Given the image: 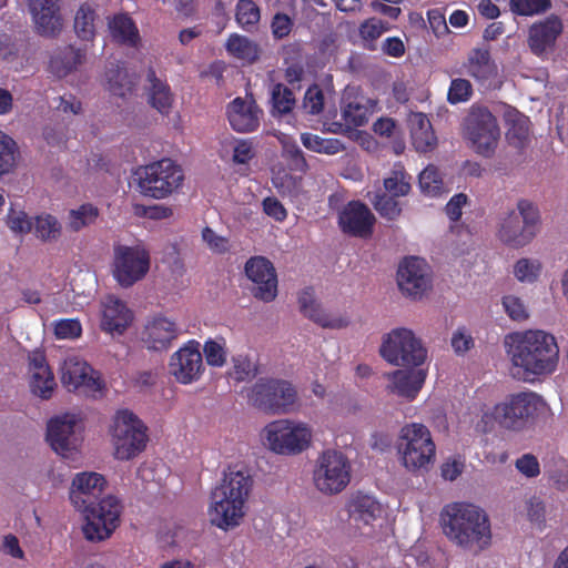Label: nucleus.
<instances>
[{
  "label": "nucleus",
  "mask_w": 568,
  "mask_h": 568,
  "mask_svg": "<svg viewBox=\"0 0 568 568\" xmlns=\"http://www.w3.org/2000/svg\"><path fill=\"white\" fill-rule=\"evenodd\" d=\"M106 484L98 473H81L72 480L70 501L84 514L83 535L90 541L108 539L120 524L122 506L114 496H106L95 503Z\"/></svg>",
  "instance_id": "1"
},
{
  "label": "nucleus",
  "mask_w": 568,
  "mask_h": 568,
  "mask_svg": "<svg viewBox=\"0 0 568 568\" xmlns=\"http://www.w3.org/2000/svg\"><path fill=\"white\" fill-rule=\"evenodd\" d=\"M252 487L253 478L247 471L230 466L220 485L211 493V524L223 530L240 525Z\"/></svg>",
  "instance_id": "2"
},
{
  "label": "nucleus",
  "mask_w": 568,
  "mask_h": 568,
  "mask_svg": "<svg viewBox=\"0 0 568 568\" xmlns=\"http://www.w3.org/2000/svg\"><path fill=\"white\" fill-rule=\"evenodd\" d=\"M444 531L458 546L483 550L491 540L490 524L486 513L473 504L455 503L443 514Z\"/></svg>",
  "instance_id": "3"
},
{
  "label": "nucleus",
  "mask_w": 568,
  "mask_h": 568,
  "mask_svg": "<svg viewBox=\"0 0 568 568\" xmlns=\"http://www.w3.org/2000/svg\"><path fill=\"white\" fill-rule=\"evenodd\" d=\"M546 407L542 396L531 390H523L505 396L481 419L485 423L494 422L503 429L521 433L535 425Z\"/></svg>",
  "instance_id": "4"
},
{
  "label": "nucleus",
  "mask_w": 568,
  "mask_h": 568,
  "mask_svg": "<svg viewBox=\"0 0 568 568\" xmlns=\"http://www.w3.org/2000/svg\"><path fill=\"white\" fill-rule=\"evenodd\" d=\"M396 447L403 466L409 471L428 470L435 462L436 446L429 429L423 424L403 426Z\"/></svg>",
  "instance_id": "5"
},
{
  "label": "nucleus",
  "mask_w": 568,
  "mask_h": 568,
  "mask_svg": "<svg viewBox=\"0 0 568 568\" xmlns=\"http://www.w3.org/2000/svg\"><path fill=\"white\" fill-rule=\"evenodd\" d=\"M134 175L140 193L155 200L170 196L184 181L183 169L168 158L139 166Z\"/></svg>",
  "instance_id": "6"
},
{
  "label": "nucleus",
  "mask_w": 568,
  "mask_h": 568,
  "mask_svg": "<svg viewBox=\"0 0 568 568\" xmlns=\"http://www.w3.org/2000/svg\"><path fill=\"white\" fill-rule=\"evenodd\" d=\"M110 434L114 456L120 460L136 457L145 449L149 442L148 427L129 409H120L115 413Z\"/></svg>",
  "instance_id": "7"
},
{
  "label": "nucleus",
  "mask_w": 568,
  "mask_h": 568,
  "mask_svg": "<svg viewBox=\"0 0 568 568\" xmlns=\"http://www.w3.org/2000/svg\"><path fill=\"white\" fill-rule=\"evenodd\" d=\"M247 403L266 414L290 413L297 399L294 386L284 379L260 378L246 392Z\"/></svg>",
  "instance_id": "8"
},
{
  "label": "nucleus",
  "mask_w": 568,
  "mask_h": 568,
  "mask_svg": "<svg viewBox=\"0 0 568 568\" xmlns=\"http://www.w3.org/2000/svg\"><path fill=\"white\" fill-rule=\"evenodd\" d=\"M263 437L272 452L293 456L308 448L312 430L304 423L285 418L268 423L263 429Z\"/></svg>",
  "instance_id": "9"
},
{
  "label": "nucleus",
  "mask_w": 568,
  "mask_h": 568,
  "mask_svg": "<svg viewBox=\"0 0 568 568\" xmlns=\"http://www.w3.org/2000/svg\"><path fill=\"white\" fill-rule=\"evenodd\" d=\"M352 465L338 450H324L317 458L313 471L315 487L325 495L343 491L351 481Z\"/></svg>",
  "instance_id": "10"
},
{
  "label": "nucleus",
  "mask_w": 568,
  "mask_h": 568,
  "mask_svg": "<svg viewBox=\"0 0 568 568\" xmlns=\"http://www.w3.org/2000/svg\"><path fill=\"white\" fill-rule=\"evenodd\" d=\"M464 135L476 153L488 158L495 152L500 138L497 119L488 108L473 105L464 120Z\"/></svg>",
  "instance_id": "11"
},
{
  "label": "nucleus",
  "mask_w": 568,
  "mask_h": 568,
  "mask_svg": "<svg viewBox=\"0 0 568 568\" xmlns=\"http://www.w3.org/2000/svg\"><path fill=\"white\" fill-rule=\"evenodd\" d=\"M518 212L511 211L500 225L499 239L507 245L520 247L529 243L538 232L539 212L528 200H520Z\"/></svg>",
  "instance_id": "12"
},
{
  "label": "nucleus",
  "mask_w": 568,
  "mask_h": 568,
  "mask_svg": "<svg viewBox=\"0 0 568 568\" xmlns=\"http://www.w3.org/2000/svg\"><path fill=\"white\" fill-rule=\"evenodd\" d=\"M392 365L409 364L412 359V367L405 369H397L386 374L387 379L390 381L388 386L389 390L413 400L422 389L426 376L427 368L424 367L427 357H385Z\"/></svg>",
  "instance_id": "13"
},
{
  "label": "nucleus",
  "mask_w": 568,
  "mask_h": 568,
  "mask_svg": "<svg viewBox=\"0 0 568 568\" xmlns=\"http://www.w3.org/2000/svg\"><path fill=\"white\" fill-rule=\"evenodd\" d=\"M150 268L149 252L140 246L114 247V277L122 287H130L142 280Z\"/></svg>",
  "instance_id": "14"
},
{
  "label": "nucleus",
  "mask_w": 568,
  "mask_h": 568,
  "mask_svg": "<svg viewBox=\"0 0 568 568\" xmlns=\"http://www.w3.org/2000/svg\"><path fill=\"white\" fill-rule=\"evenodd\" d=\"M507 355H558L559 348L554 335L540 329L513 332L505 336Z\"/></svg>",
  "instance_id": "15"
},
{
  "label": "nucleus",
  "mask_w": 568,
  "mask_h": 568,
  "mask_svg": "<svg viewBox=\"0 0 568 568\" xmlns=\"http://www.w3.org/2000/svg\"><path fill=\"white\" fill-rule=\"evenodd\" d=\"M397 284L400 292L413 298H422L432 287V276L424 258L405 257L397 270Z\"/></svg>",
  "instance_id": "16"
},
{
  "label": "nucleus",
  "mask_w": 568,
  "mask_h": 568,
  "mask_svg": "<svg viewBox=\"0 0 568 568\" xmlns=\"http://www.w3.org/2000/svg\"><path fill=\"white\" fill-rule=\"evenodd\" d=\"M375 221L374 214L365 203L353 200L339 211L337 223L342 233L367 239L373 234Z\"/></svg>",
  "instance_id": "17"
},
{
  "label": "nucleus",
  "mask_w": 568,
  "mask_h": 568,
  "mask_svg": "<svg viewBox=\"0 0 568 568\" xmlns=\"http://www.w3.org/2000/svg\"><path fill=\"white\" fill-rule=\"evenodd\" d=\"M61 382L69 392L83 388L99 393L102 389L100 376L80 357H65L61 365Z\"/></svg>",
  "instance_id": "18"
},
{
  "label": "nucleus",
  "mask_w": 568,
  "mask_h": 568,
  "mask_svg": "<svg viewBox=\"0 0 568 568\" xmlns=\"http://www.w3.org/2000/svg\"><path fill=\"white\" fill-rule=\"evenodd\" d=\"M245 274L255 284L253 295L263 302H272L277 295V276L273 264L263 256L251 257L245 263Z\"/></svg>",
  "instance_id": "19"
},
{
  "label": "nucleus",
  "mask_w": 568,
  "mask_h": 568,
  "mask_svg": "<svg viewBox=\"0 0 568 568\" xmlns=\"http://www.w3.org/2000/svg\"><path fill=\"white\" fill-rule=\"evenodd\" d=\"M79 419L75 415L64 414L51 418L47 427V440L51 448L62 457L77 449Z\"/></svg>",
  "instance_id": "20"
},
{
  "label": "nucleus",
  "mask_w": 568,
  "mask_h": 568,
  "mask_svg": "<svg viewBox=\"0 0 568 568\" xmlns=\"http://www.w3.org/2000/svg\"><path fill=\"white\" fill-rule=\"evenodd\" d=\"M564 31L559 16L550 14L544 20L534 22L528 29L527 43L536 57H545L555 49L557 39Z\"/></svg>",
  "instance_id": "21"
},
{
  "label": "nucleus",
  "mask_w": 568,
  "mask_h": 568,
  "mask_svg": "<svg viewBox=\"0 0 568 568\" xmlns=\"http://www.w3.org/2000/svg\"><path fill=\"white\" fill-rule=\"evenodd\" d=\"M178 335L176 322L162 313H156L148 317L141 338L150 351L165 352Z\"/></svg>",
  "instance_id": "22"
},
{
  "label": "nucleus",
  "mask_w": 568,
  "mask_h": 568,
  "mask_svg": "<svg viewBox=\"0 0 568 568\" xmlns=\"http://www.w3.org/2000/svg\"><path fill=\"white\" fill-rule=\"evenodd\" d=\"M37 32L53 38L62 30L60 0H28Z\"/></svg>",
  "instance_id": "23"
},
{
  "label": "nucleus",
  "mask_w": 568,
  "mask_h": 568,
  "mask_svg": "<svg viewBox=\"0 0 568 568\" xmlns=\"http://www.w3.org/2000/svg\"><path fill=\"white\" fill-rule=\"evenodd\" d=\"M379 355H427V349L412 329L397 327L383 336Z\"/></svg>",
  "instance_id": "24"
},
{
  "label": "nucleus",
  "mask_w": 568,
  "mask_h": 568,
  "mask_svg": "<svg viewBox=\"0 0 568 568\" xmlns=\"http://www.w3.org/2000/svg\"><path fill=\"white\" fill-rule=\"evenodd\" d=\"M101 306V328L104 332L112 335H122L132 324L134 318L132 310L128 307L125 302L121 301L114 295H108L102 301Z\"/></svg>",
  "instance_id": "25"
},
{
  "label": "nucleus",
  "mask_w": 568,
  "mask_h": 568,
  "mask_svg": "<svg viewBox=\"0 0 568 568\" xmlns=\"http://www.w3.org/2000/svg\"><path fill=\"white\" fill-rule=\"evenodd\" d=\"M226 113L232 129L246 133L258 129L263 111L254 100L246 101L242 98H235L229 103Z\"/></svg>",
  "instance_id": "26"
},
{
  "label": "nucleus",
  "mask_w": 568,
  "mask_h": 568,
  "mask_svg": "<svg viewBox=\"0 0 568 568\" xmlns=\"http://www.w3.org/2000/svg\"><path fill=\"white\" fill-rule=\"evenodd\" d=\"M509 373L513 378L532 383L540 376L552 373L558 357H510Z\"/></svg>",
  "instance_id": "27"
},
{
  "label": "nucleus",
  "mask_w": 568,
  "mask_h": 568,
  "mask_svg": "<svg viewBox=\"0 0 568 568\" xmlns=\"http://www.w3.org/2000/svg\"><path fill=\"white\" fill-rule=\"evenodd\" d=\"M30 390L41 399H50L57 387L54 375L47 363V357H29Z\"/></svg>",
  "instance_id": "28"
},
{
  "label": "nucleus",
  "mask_w": 568,
  "mask_h": 568,
  "mask_svg": "<svg viewBox=\"0 0 568 568\" xmlns=\"http://www.w3.org/2000/svg\"><path fill=\"white\" fill-rule=\"evenodd\" d=\"M298 304L304 316L308 317L322 327L342 328L347 326V320L343 317H332L326 314L321 305L315 301L313 290L307 287L298 296Z\"/></svg>",
  "instance_id": "29"
},
{
  "label": "nucleus",
  "mask_w": 568,
  "mask_h": 568,
  "mask_svg": "<svg viewBox=\"0 0 568 568\" xmlns=\"http://www.w3.org/2000/svg\"><path fill=\"white\" fill-rule=\"evenodd\" d=\"M412 143L418 152H429L437 144V138L429 119L424 113H412L408 118Z\"/></svg>",
  "instance_id": "30"
},
{
  "label": "nucleus",
  "mask_w": 568,
  "mask_h": 568,
  "mask_svg": "<svg viewBox=\"0 0 568 568\" xmlns=\"http://www.w3.org/2000/svg\"><path fill=\"white\" fill-rule=\"evenodd\" d=\"M466 73L479 83H485L497 74V68L487 48H475L464 63Z\"/></svg>",
  "instance_id": "31"
},
{
  "label": "nucleus",
  "mask_w": 568,
  "mask_h": 568,
  "mask_svg": "<svg viewBox=\"0 0 568 568\" xmlns=\"http://www.w3.org/2000/svg\"><path fill=\"white\" fill-rule=\"evenodd\" d=\"M376 102L364 95L347 97L344 100L342 118L348 128L363 126L368 122Z\"/></svg>",
  "instance_id": "32"
},
{
  "label": "nucleus",
  "mask_w": 568,
  "mask_h": 568,
  "mask_svg": "<svg viewBox=\"0 0 568 568\" xmlns=\"http://www.w3.org/2000/svg\"><path fill=\"white\" fill-rule=\"evenodd\" d=\"M225 50L231 57L242 61L243 64H253L261 55L260 45L254 40L239 33L229 36Z\"/></svg>",
  "instance_id": "33"
},
{
  "label": "nucleus",
  "mask_w": 568,
  "mask_h": 568,
  "mask_svg": "<svg viewBox=\"0 0 568 568\" xmlns=\"http://www.w3.org/2000/svg\"><path fill=\"white\" fill-rule=\"evenodd\" d=\"M109 30L112 39L121 44L136 47L140 34L135 22L128 13H118L109 20Z\"/></svg>",
  "instance_id": "34"
},
{
  "label": "nucleus",
  "mask_w": 568,
  "mask_h": 568,
  "mask_svg": "<svg viewBox=\"0 0 568 568\" xmlns=\"http://www.w3.org/2000/svg\"><path fill=\"white\" fill-rule=\"evenodd\" d=\"M150 82L149 88V103L156 109L161 114L168 115L171 111L173 103V94L170 85L156 78L154 69L150 68L146 74Z\"/></svg>",
  "instance_id": "35"
},
{
  "label": "nucleus",
  "mask_w": 568,
  "mask_h": 568,
  "mask_svg": "<svg viewBox=\"0 0 568 568\" xmlns=\"http://www.w3.org/2000/svg\"><path fill=\"white\" fill-rule=\"evenodd\" d=\"M505 121L507 124L506 138L509 144L523 149L529 140V118L514 109L506 113Z\"/></svg>",
  "instance_id": "36"
},
{
  "label": "nucleus",
  "mask_w": 568,
  "mask_h": 568,
  "mask_svg": "<svg viewBox=\"0 0 568 568\" xmlns=\"http://www.w3.org/2000/svg\"><path fill=\"white\" fill-rule=\"evenodd\" d=\"M203 357H171L170 374L181 384H190L200 378L203 371Z\"/></svg>",
  "instance_id": "37"
},
{
  "label": "nucleus",
  "mask_w": 568,
  "mask_h": 568,
  "mask_svg": "<svg viewBox=\"0 0 568 568\" xmlns=\"http://www.w3.org/2000/svg\"><path fill=\"white\" fill-rule=\"evenodd\" d=\"M84 58L85 53L82 50L69 45L51 59L50 69L55 75L62 78L82 64Z\"/></svg>",
  "instance_id": "38"
},
{
  "label": "nucleus",
  "mask_w": 568,
  "mask_h": 568,
  "mask_svg": "<svg viewBox=\"0 0 568 568\" xmlns=\"http://www.w3.org/2000/svg\"><path fill=\"white\" fill-rule=\"evenodd\" d=\"M379 510V505L375 498L361 493L354 495L348 503L349 516L366 525L377 517Z\"/></svg>",
  "instance_id": "39"
},
{
  "label": "nucleus",
  "mask_w": 568,
  "mask_h": 568,
  "mask_svg": "<svg viewBox=\"0 0 568 568\" xmlns=\"http://www.w3.org/2000/svg\"><path fill=\"white\" fill-rule=\"evenodd\" d=\"M412 176L400 163H396L389 175L384 179L385 193L399 197L406 196L412 190Z\"/></svg>",
  "instance_id": "40"
},
{
  "label": "nucleus",
  "mask_w": 568,
  "mask_h": 568,
  "mask_svg": "<svg viewBox=\"0 0 568 568\" xmlns=\"http://www.w3.org/2000/svg\"><path fill=\"white\" fill-rule=\"evenodd\" d=\"M302 144L310 151L333 155L344 150V144L335 138H322L317 134L304 132L301 134Z\"/></svg>",
  "instance_id": "41"
},
{
  "label": "nucleus",
  "mask_w": 568,
  "mask_h": 568,
  "mask_svg": "<svg viewBox=\"0 0 568 568\" xmlns=\"http://www.w3.org/2000/svg\"><path fill=\"white\" fill-rule=\"evenodd\" d=\"M94 20L95 11L91 6L88 3L81 4L74 18V31L81 40H93L95 36Z\"/></svg>",
  "instance_id": "42"
},
{
  "label": "nucleus",
  "mask_w": 568,
  "mask_h": 568,
  "mask_svg": "<svg viewBox=\"0 0 568 568\" xmlns=\"http://www.w3.org/2000/svg\"><path fill=\"white\" fill-rule=\"evenodd\" d=\"M19 156L17 142L0 130V176L11 173Z\"/></svg>",
  "instance_id": "43"
},
{
  "label": "nucleus",
  "mask_w": 568,
  "mask_h": 568,
  "mask_svg": "<svg viewBox=\"0 0 568 568\" xmlns=\"http://www.w3.org/2000/svg\"><path fill=\"white\" fill-rule=\"evenodd\" d=\"M32 230L34 235L43 242L55 241L61 235V224L51 214H42L34 217Z\"/></svg>",
  "instance_id": "44"
},
{
  "label": "nucleus",
  "mask_w": 568,
  "mask_h": 568,
  "mask_svg": "<svg viewBox=\"0 0 568 568\" xmlns=\"http://www.w3.org/2000/svg\"><path fill=\"white\" fill-rule=\"evenodd\" d=\"M99 216V209L91 203H84L71 210L68 215V227L73 232L93 224Z\"/></svg>",
  "instance_id": "45"
},
{
  "label": "nucleus",
  "mask_w": 568,
  "mask_h": 568,
  "mask_svg": "<svg viewBox=\"0 0 568 568\" xmlns=\"http://www.w3.org/2000/svg\"><path fill=\"white\" fill-rule=\"evenodd\" d=\"M235 19L241 28L250 30L260 22V7L253 0H240L236 4Z\"/></svg>",
  "instance_id": "46"
},
{
  "label": "nucleus",
  "mask_w": 568,
  "mask_h": 568,
  "mask_svg": "<svg viewBox=\"0 0 568 568\" xmlns=\"http://www.w3.org/2000/svg\"><path fill=\"white\" fill-rule=\"evenodd\" d=\"M271 101L273 113L287 114L295 105V98L292 90L282 83H276L272 88Z\"/></svg>",
  "instance_id": "47"
},
{
  "label": "nucleus",
  "mask_w": 568,
  "mask_h": 568,
  "mask_svg": "<svg viewBox=\"0 0 568 568\" xmlns=\"http://www.w3.org/2000/svg\"><path fill=\"white\" fill-rule=\"evenodd\" d=\"M510 11L520 17L545 13L551 8L550 0H509Z\"/></svg>",
  "instance_id": "48"
},
{
  "label": "nucleus",
  "mask_w": 568,
  "mask_h": 568,
  "mask_svg": "<svg viewBox=\"0 0 568 568\" xmlns=\"http://www.w3.org/2000/svg\"><path fill=\"white\" fill-rule=\"evenodd\" d=\"M373 204L377 213L388 221H395L402 214L400 202L387 193L376 194Z\"/></svg>",
  "instance_id": "49"
},
{
  "label": "nucleus",
  "mask_w": 568,
  "mask_h": 568,
  "mask_svg": "<svg viewBox=\"0 0 568 568\" xmlns=\"http://www.w3.org/2000/svg\"><path fill=\"white\" fill-rule=\"evenodd\" d=\"M234 365L230 377L235 382H244L254 378L258 373L257 357H233Z\"/></svg>",
  "instance_id": "50"
},
{
  "label": "nucleus",
  "mask_w": 568,
  "mask_h": 568,
  "mask_svg": "<svg viewBox=\"0 0 568 568\" xmlns=\"http://www.w3.org/2000/svg\"><path fill=\"white\" fill-rule=\"evenodd\" d=\"M419 187L423 193L437 195L443 187V180L439 171L434 165L426 166L419 174Z\"/></svg>",
  "instance_id": "51"
},
{
  "label": "nucleus",
  "mask_w": 568,
  "mask_h": 568,
  "mask_svg": "<svg viewBox=\"0 0 568 568\" xmlns=\"http://www.w3.org/2000/svg\"><path fill=\"white\" fill-rule=\"evenodd\" d=\"M541 272V264L536 260L520 258L514 266V275L519 282L534 283Z\"/></svg>",
  "instance_id": "52"
},
{
  "label": "nucleus",
  "mask_w": 568,
  "mask_h": 568,
  "mask_svg": "<svg viewBox=\"0 0 568 568\" xmlns=\"http://www.w3.org/2000/svg\"><path fill=\"white\" fill-rule=\"evenodd\" d=\"M471 83L463 78H456L450 81L447 92V101L450 104L467 102L473 95Z\"/></svg>",
  "instance_id": "53"
},
{
  "label": "nucleus",
  "mask_w": 568,
  "mask_h": 568,
  "mask_svg": "<svg viewBox=\"0 0 568 568\" xmlns=\"http://www.w3.org/2000/svg\"><path fill=\"white\" fill-rule=\"evenodd\" d=\"M388 30V24L375 17L364 20L358 28L359 36L365 41L374 42Z\"/></svg>",
  "instance_id": "54"
},
{
  "label": "nucleus",
  "mask_w": 568,
  "mask_h": 568,
  "mask_svg": "<svg viewBox=\"0 0 568 568\" xmlns=\"http://www.w3.org/2000/svg\"><path fill=\"white\" fill-rule=\"evenodd\" d=\"M503 307L510 320L515 322H524L528 320L529 313L526 305L515 295H505L501 300Z\"/></svg>",
  "instance_id": "55"
},
{
  "label": "nucleus",
  "mask_w": 568,
  "mask_h": 568,
  "mask_svg": "<svg viewBox=\"0 0 568 568\" xmlns=\"http://www.w3.org/2000/svg\"><path fill=\"white\" fill-rule=\"evenodd\" d=\"M81 333V323L75 318L59 320L54 323V334L57 338H77Z\"/></svg>",
  "instance_id": "56"
},
{
  "label": "nucleus",
  "mask_w": 568,
  "mask_h": 568,
  "mask_svg": "<svg viewBox=\"0 0 568 568\" xmlns=\"http://www.w3.org/2000/svg\"><path fill=\"white\" fill-rule=\"evenodd\" d=\"M303 108L310 114H318L324 108V94L318 85L310 87L304 95Z\"/></svg>",
  "instance_id": "57"
},
{
  "label": "nucleus",
  "mask_w": 568,
  "mask_h": 568,
  "mask_svg": "<svg viewBox=\"0 0 568 568\" xmlns=\"http://www.w3.org/2000/svg\"><path fill=\"white\" fill-rule=\"evenodd\" d=\"M202 240L206 243L207 247L214 253L224 254L230 250L229 240L224 236L217 235L209 226H205L202 230Z\"/></svg>",
  "instance_id": "58"
},
{
  "label": "nucleus",
  "mask_w": 568,
  "mask_h": 568,
  "mask_svg": "<svg viewBox=\"0 0 568 568\" xmlns=\"http://www.w3.org/2000/svg\"><path fill=\"white\" fill-rule=\"evenodd\" d=\"M283 156L290 161L294 170L305 172L308 168L304 153L296 143L284 144Z\"/></svg>",
  "instance_id": "59"
},
{
  "label": "nucleus",
  "mask_w": 568,
  "mask_h": 568,
  "mask_svg": "<svg viewBox=\"0 0 568 568\" xmlns=\"http://www.w3.org/2000/svg\"><path fill=\"white\" fill-rule=\"evenodd\" d=\"M7 223L13 232L18 233H29L33 225L24 212H16L13 209H10L7 215Z\"/></svg>",
  "instance_id": "60"
},
{
  "label": "nucleus",
  "mask_w": 568,
  "mask_h": 568,
  "mask_svg": "<svg viewBox=\"0 0 568 568\" xmlns=\"http://www.w3.org/2000/svg\"><path fill=\"white\" fill-rule=\"evenodd\" d=\"M450 344L457 354L466 353L474 347V338L466 327H458L453 333Z\"/></svg>",
  "instance_id": "61"
},
{
  "label": "nucleus",
  "mask_w": 568,
  "mask_h": 568,
  "mask_svg": "<svg viewBox=\"0 0 568 568\" xmlns=\"http://www.w3.org/2000/svg\"><path fill=\"white\" fill-rule=\"evenodd\" d=\"M293 28V20L282 12H277L271 22L272 34L275 39H284L287 37Z\"/></svg>",
  "instance_id": "62"
},
{
  "label": "nucleus",
  "mask_w": 568,
  "mask_h": 568,
  "mask_svg": "<svg viewBox=\"0 0 568 568\" xmlns=\"http://www.w3.org/2000/svg\"><path fill=\"white\" fill-rule=\"evenodd\" d=\"M516 468L526 477L534 478L540 474V466L537 457L532 454H524L516 460Z\"/></svg>",
  "instance_id": "63"
},
{
  "label": "nucleus",
  "mask_w": 568,
  "mask_h": 568,
  "mask_svg": "<svg viewBox=\"0 0 568 568\" xmlns=\"http://www.w3.org/2000/svg\"><path fill=\"white\" fill-rule=\"evenodd\" d=\"M263 212L276 222H283L287 217V211L278 199L267 196L262 202Z\"/></svg>",
  "instance_id": "64"
}]
</instances>
